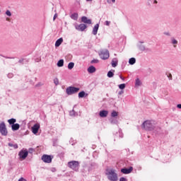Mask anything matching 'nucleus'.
Wrapping results in <instances>:
<instances>
[{
    "label": "nucleus",
    "instance_id": "obj_1",
    "mask_svg": "<svg viewBox=\"0 0 181 181\" xmlns=\"http://www.w3.org/2000/svg\"><path fill=\"white\" fill-rule=\"evenodd\" d=\"M142 127L146 131H153V129H155V121H153V120H146L142 124Z\"/></svg>",
    "mask_w": 181,
    "mask_h": 181
},
{
    "label": "nucleus",
    "instance_id": "obj_2",
    "mask_svg": "<svg viewBox=\"0 0 181 181\" xmlns=\"http://www.w3.org/2000/svg\"><path fill=\"white\" fill-rule=\"evenodd\" d=\"M106 176L108 180H110V181L118 180V175L117 174L115 170H108L106 173Z\"/></svg>",
    "mask_w": 181,
    "mask_h": 181
},
{
    "label": "nucleus",
    "instance_id": "obj_3",
    "mask_svg": "<svg viewBox=\"0 0 181 181\" xmlns=\"http://www.w3.org/2000/svg\"><path fill=\"white\" fill-rule=\"evenodd\" d=\"M68 166L72 170H74L75 172H78V169H80V163L76 160L69 161L68 163Z\"/></svg>",
    "mask_w": 181,
    "mask_h": 181
},
{
    "label": "nucleus",
    "instance_id": "obj_4",
    "mask_svg": "<svg viewBox=\"0 0 181 181\" xmlns=\"http://www.w3.org/2000/svg\"><path fill=\"white\" fill-rule=\"evenodd\" d=\"M78 91H80V88L74 86H69L66 89V93L68 95H73V94H76V93H78Z\"/></svg>",
    "mask_w": 181,
    "mask_h": 181
},
{
    "label": "nucleus",
    "instance_id": "obj_5",
    "mask_svg": "<svg viewBox=\"0 0 181 181\" xmlns=\"http://www.w3.org/2000/svg\"><path fill=\"white\" fill-rule=\"evenodd\" d=\"M99 56L102 60H107L110 58V52L108 49H102L99 52Z\"/></svg>",
    "mask_w": 181,
    "mask_h": 181
},
{
    "label": "nucleus",
    "instance_id": "obj_6",
    "mask_svg": "<svg viewBox=\"0 0 181 181\" xmlns=\"http://www.w3.org/2000/svg\"><path fill=\"white\" fill-rule=\"evenodd\" d=\"M0 134L3 136H6V135H8V129H6V124H5V122H0Z\"/></svg>",
    "mask_w": 181,
    "mask_h": 181
},
{
    "label": "nucleus",
    "instance_id": "obj_7",
    "mask_svg": "<svg viewBox=\"0 0 181 181\" xmlns=\"http://www.w3.org/2000/svg\"><path fill=\"white\" fill-rule=\"evenodd\" d=\"M29 155V152L28 151V149L23 148L19 153L18 156L21 160H25L26 158H28V156Z\"/></svg>",
    "mask_w": 181,
    "mask_h": 181
},
{
    "label": "nucleus",
    "instance_id": "obj_8",
    "mask_svg": "<svg viewBox=\"0 0 181 181\" xmlns=\"http://www.w3.org/2000/svg\"><path fill=\"white\" fill-rule=\"evenodd\" d=\"M75 29L79 32H84L87 29V25L86 24H75Z\"/></svg>",
    "mask_w": 181,
    "mask_h": 181
},
{
    "label": "nucleus",
    "instance_id": "obj_9",
    "mask_svg": "<svg viewBox=\"0 0 181 181\" xmlns=\"http://www.w3.org/2000/svg\"><path fill=\"white\" fill-rule=\"evenodd\" d=\"M52 159H53V157L49 155L45 154L42 156V160H43L45 163H52Z\"/></svg>",
    "mask_w": 181,
    "mask_h": 181
},
{
    "label": "nucleus",
    "instance_id": "obj_10",
    "mask_svg": "<svg viewBox=\"0 0 181 181\" xmlns=\"http://www.w3.org/2000/svg\"><path fill=\"white\" fill-rule=\"evenodd\" d=\"M40 128V124L39 123L35 124L34 127H32L33 134H34V135H36V134L39 132Z\"/></svg>",
    "mask_w": 181,
    "mask_h": 181
},
{
    "label": "nucleus",
    "instance_id": "obj_11",
    "mask_svg": "<svg viewBox=\"0 0 181 181\" xmlns=\"http://www.w3.org/2000/svg\"><path fill=\"white\" fill-rule=\"evenodd\" d=\"M133 168L132 167H129V168H122L121 169L122 173H124V175H129V173H131L132 172Z\"/></svg>",
    "mask_w": 181,
    "mask_h": 181
},
{
    "label": "nucleus",
    "instance_id": "obj_12",
    "mask_svg": "<svg viewBox=\"0 0 181 181\" xmlns=\"http://www.w3.org/2000/svg\"><path fill=\"white\" fill-rule=\"evenodd\" d=\"M81 22H83V23H86L87 25H91V19H89L86 16H83L81 18Z\"/></svg>",
    "mask_w": 181,
    "mask_h": 181
},
{
    "label": "nucleus",
    "instance_id": "obj_13",
    "mask_svg": "<svg viewBox=\"0 0 181 181\" xmlns=\"http://www.w3.org/2000/svg\"><path fill=\"white\" fill-rule=\"evenodd\" d=\"M178 43H179V41H177L176 38L173 37L170 38V44L173 45V47H177Z\"/></svg>",
    "mask_w": 181,
    "mask_h": 181
},
{
    "label": "nucleus",
    "instance_id": "obj_14",
    "mask_svg": "<svg viewBox=\"0 0 181 181\" xmlns=\"http://www.w3.org/2000/svg\"><path fill=\"white\" fill-rule=\"evenodd\" d=\"M99 28H100V24L98 23V24L95 25V26L93 28V31H92L93 35H97Z\"/></svg>",
    "mask_w": 181,
    "mask_h": 181
},
{
    "label": "nucleus",
    "instance_id": "obj_15",
    "mask_svg": "<svg viewBox=\"0 0 181 181\" xmlns=\"http://www.w3.org/2000/svg\"><path fill=\"white\" fill-rule=\"evenodd\" d=\"M96 70L97 69L95 68L94 66H90L87 69L88 73H89L90 74H93V73H95Z\"/></svg>",
    "mask_w": 181,
    "mask_h": 181
},
{
    "label": "nucleus",
    "instance_id": "obj_16",
    "mask_svg": "<svg viewBox=\"0 0 181 181\" xmlns=\"http://www.w3.org/2000/svg\"><path fill=\"white\" fill-rule=\"evenodd\" d=\"M99 115H100V117H101V118H105V117H107V115H108V111L102 110L100 112Z\"/></svg>",
    "mask_w": 181,
    "mask_h": 181
},
{
    "label": "nucleus",
    "instance_id": "obj_17",
    "mask_svg": "<svg viewBox=\"0 0 181 181\" xmlns=\"http://www.w3.org/2000/svg\"><path fill=\"white\" fill-rule=\"evenodd\" d=\"M112 66V67H117V66H118V59L117 58H113L112 59V62H111Z\"/></svg>",
    "mask_w": 181,
    "mask_h": 181
},
{
    "label": "nucleus",
    "instance_id": "obj_18",
    "mask_svg": "<svg viewBox=\"0 0 181 181\" xmlns=\"http://www.w3.org/2000/svg\"><path fill=\"white\" fill-rule=\"evenodd\" d=\"M19 128H21V125H19V124H18V123H16V124H13V125H11L12 131H18V129H19Z\"/></svg>",
    "mask_w": 181,
    "mask_h": 181
},
{
    "label": "nucleus",
    "instance_id": "obj_19",
    "mask_svg": "<svg viewBox=\"0 0 181 181\" xmlns=\"http://www.w3.org/2000/svg\"><path fill=\"white\" fill-rule=\"evenodd\" d=\"M63 43V38H59L55 42V47H59Z\"/></svg>",
    "mask_w": 181,
    "mask_h": 181
},
{
    "label": "nucleus",
    "instance_id": "obj_20",
    "mask_svg": "<svg viewBox=\"0 0 181 181\" xmlns=\"http://www.w3.org/2000/svg\"><path fill=\"white\" fill-rule=\"evenodd\" d=\"M71 18L74 20V21H77V19H78V13H74L71 15Z\"/></svg>",
    "mask_w": 181,
    "mask_h": 181
},
{
    "label": "nucleus",
    "instance_id": "obj_21",
    "mask_svg": "<svg viewBox=\"0 0 181 181\" xmlns=\"http://www.w3.org/2000/svg\"><path fill=\"white\" fill-rule=\"evenodd\" d=\"M141 86H142V82L137 78L135 82V87H141Z\"/></svg>",
    "mask_w": 181,
    "mask_h": 181
},
{
    "label": "nucleus",
    "instance_id": "obj_22",
    "mask_svg": "<svg viewBox=\"0 0 181 181\" xmlns=\"http://www.w3.org/2000/svg\"><path fill=\"white\" fill-rule=\"evenodd\" d=\"M57 66L58 67H63V66H64V60L60 59L59 61H58Z\"/></svg>",
    "mask_w": 181,
    "mask_h": 181
},
{
    "label": "nucleus",
    "instance_id": "obj_23",
    "mask_svg": "<svg viewBox=\"0 0 181 181\" xmlns=\"http://www.w3.org/2000/svg\"><path fill=\"white\" fill-rule=\"evenodd\" d=\"M135 63H136V59L135 58H130L129 59V64L131 65L135 64Z\"/></svg>",
    "mask_w": 181,
    "mask_h": 181
},
{
    "label": "nucleus",
    "instance_id": "obj_24",
    "mask_svg": "<svg viewBox=\"0 0 181 181\" xmlns=\"http://www.w3.org/2000/svg\"><path fill=\"white\" fill-rule=\"evenodd\" d=\"M115 71V70H113V71H109L107 72V77H109V78H111V77H114V72Z\"/></svg>",
    "mask_w": 181,
    "mask_h": 181
},
{
    "label": "nucleus",
    "instance_id": "obj_25",
    "mask_svg": "<svg viewBox=\"0 0 181 181\" xmlns=\"http://www.w3.org/2000/svg\"><path fill=\"white\" fill-rule=\"evenodd\" d=\"M8 124H10V125H13V124H15V122H16V119H10L8 120Z\"/></svg>",
    "mask_w": 181,
    "mask_h": 181
},
{
    "label": "nucleus",
    "instance_id": "obj_26",
    "mask_svg": "<svg viewBox=\"0 0 181 181\" xmlns=\"http://www.w3.org/2000/svg\"><path fill=\"white\" fill-rule=\"evenodd\" d=\"M86 95V92L81 91L78 93V98H83Z\"/></svg>",
    "mask_w": 181,
    "mask_h": 181
},
{
    "label": "nucleus",
    "instance_id": "obj_27",
    "mask_svg": "<svg viewBox=\"0 0 181 181\" xmlns=\"http://www.w3.org/2000/svg\"><path fill=\"white\" fill-rule=\"evenodd\" d=\"M74 67V62H70V63L68 64V69H69V70H71Z\"/></svg>",
    "mask_w": 181,
    "mask_h": 181
},
{
    "label": "nucleus",
    "instance_id": "obj_28",
    "mask_svg": "<svg viewBox=\"0 0 181 181\" xmlns=\"http://www.w3.org/2000/svg\"><path fill=\"white\" fill-rule=\"evenodd\" d=\"M112 117H118V112H117V111H113L111 114Z\"/></svg>",
    "mask_w": 181,
    "mask_h": 181
},
{
    "label": "nucleus",
    "instance_id": "obj_29",
    "mask_svg": "<svg viewBox=\"0 0 181 181\" xmlns=\"http://www.w3.org/2000/svg\"><path fill=\"white\" fill-rule=\"evenodd\" d=\"M119 88L120 90H124V88H125V83H122V84L119 85Z\"/></svg>",
    "mask_w": 181,
    "mask_h": 181
},
{
    "label": "nucleus",
    "instance_id": "obj_30",
    "mask_svg": "<svg viewBox=\"0 0 181 181\" xmlns=\"http://www.w3.org/2000/svg\"><path fill=\"white\" fill-rule=\"evenodd\" d=\"M8 145H9V146H12L14 149H18V144H9Z\"/></svg>",
    "mask_w": 181,
    "mask_h": 181
},
{
    "label": "nucleus",
    "instance_id": "obj_31",
    "mask_svg": "<svg viewBox=\"0 0 181 181\" xmlns=\"http://www.w3.org/2000/svg\"><path fill=\"white\" fill-rule=\"evenodd\" d=\"M6 15L7 16H12V13H11V11L7 10V11H6Z\"/></svg>",
    "mask_w": 181,
    "mask_h": 181
},
{
    "label": "nucleus",
    "instance_id": "obj_32",
    "mask_svg": "<svg viewBox=\"0 0 181 181\" xmlns=\"http://www.w3.org/2000/svg\"><path fill=\"white\" fill-rule=\"evenodd\" d=\"M139 49L140 50H141V52H144V50H145V46L141 45H139Z\"/></svg>",
    "mask_w": 181,
    "mask_h": 181
},
{
    "label": "nucleus",
    "instance_id": "obj_33",
    "mask_svg": "<svg viewBox=\"0 0 181 181\" xmlns=\"http://www.w3.org/2000/svg\"><path fill=\"white\" fill-rule=\"evenodd\" d=\"M54 83L55 84V86H58L59 84V79L57 78L54 79Z\"/></svg>",
    "mask_w": 181,
    "mask_h": 181
},
{
    "label": "nucleus",
    "instance_id": "obj_34",
    "mask_svg": "<svg viewBox=\"0 0 181 181\" xmlns=\"http://www.w3.org/2000/svg\"><path fill=\"white\" fill-rule=\"evenodd\" d=\"M70 115L71 117L73 116H75L76 115V112H74V110H71L70 112H69Z\"/></svg>",
    "mask_w": 181,
    "mask_h": 181
},
{
    "label": "nucleus",
    "instance_id": "obj_35",
    "mask_svg": "<svg viewBox=\"0 0 181 181\" xmlns=\"http://www.w3.org/2000/svg\"><path fill=\"white\" fill-rule=\"evenodd\" d=\"M107 4H115V0H107Z\"/></svg>",
    "mask_w": 181,
    "mask_h": 181
},
{
    "label": "nucleus",
    "instance_id": "obj_36",
    "mask_svg": "<svg viewBox=\"0 0 181 181\" xmlns=\"http://www.w3.org/2000/svg\"><path fill=\"white\" fill-rule=\"evenodd\" d=\"M18 181H28V180H26V178L21 177L18 179Z\"/></svg>",
    "mask_w": 181,
    "mask_h": 181
},
{
    "label": "nucleus",
    "instance_id": "obj_37",
    "mask_svg": "<svg viewBox=\"0 0 181 181\" xmlns=\"http://www.w3.org/2000/svg\"><path fill=\"white\" fill-rule=\"evenodd\" d=\"M110 24H111V21H106L105 22V25H106V26H110Z\"/></svg>",
    "mask_w": 181,
    "mask_h": 181
},
{
    "label": "nucleus",
    "instance_id": "obj_38",
    "mask_svg": "<svg viewBox=\"0 0 181 181\" xmlns=\"http://www.w3.org/2000/svg\"><path fill=\"white\" fill-rule=\"evenodd\" d=\"M119 181H128V180H127V178L122 177H120Z\"/></svg>",
    "mask_w": 181,
    "mask_h": 181
},
{
    "label": "nucleus",
    "instance_id": "obj_39",
    "mask_svg": "<svg viewBox=\"0 0 181 181\" xmlns=\"http://www.w3.org/2000/svg\"><path fill=\"white\" fill-rule=\"evenodd\" d=\"M98 62H99L98 59H93V60L91 61L92 64L98 63Z\"/></svg>",
    "mask_w": 181,
    "mask_h": 181
},
{
    "label": "nucleus",
    "instance_id": "obj_40",
    "mask_svg": "<svg viewBox=\"0 0 181 181\" xmlns=\"http://www.w3.org/2000/svg\"><path fill=\"white\" fill-rule=\"evenodd\" d=\"M177 108H179L180 110H181V104L177 105Z\"/></svg>",
    "mask_w": 181,
    "mask_h": 181
},
{
    "label": "nucleus",
    "instance_id": "obj_41",
    "mask_svg": "<svg viewBox=\"0 0 181 181\" xmlns=\"http://www.w3.org/2000/svg\"><path fill=\"white\" fill-rule=\"evenodd\" d=\"M56 18H57V14H55L53 18V21H56Z\"/></svg>",
    "mask_w": 181,
    "mask_h": 181
},
{
    "label": "nucleus",
    "instance_id": "obj_42",
    "mask_svg": "<svg viewBox=\"0 0 181 181\" xmlns=\"http://www.w3.org/2000/svg\"><path fill=\"white\" fill-rule=\"evenodd\" d=\"M164 35H166V36H170V33H164Z\"/></svg>",
    "mask_w": 181,
    "mask_h": 181
},
{
    "label": "nucleus",
    "instance_id": "obj_43",
    "mask_svg": "<svg viewBox=\"0 0 181 181\" xmlns=\"http://www.w3.org/2000/svg\"><path fill=\"white\" fill-rule=\"evenodd\" d=\"M122 94H124V90H121L119 92V95H121Z\"/></svg>",
    "mask_w": 181,
    "mask_h": 181
},
{
    "label": "nucleus",
    "instance_id": "obj_44",
    "mask_svg": "<svg viewBox=\"0 0 181 181\" xmlns=\"http://www.w3.org/2000/svg\"><path fill=\"white\" fill-rule=\"evenodd\" d=\"M119 136H120V138H124V134L120 133Z\"/></svg>",
    "mask_w": 181,
    "mask_h": 181
},
{
    "label": "nucleus",
    "instance_id": "obj_45",
    "mask_svg": "<svg viewBox=\"0 0 181 181\" xmlns=\"http://www.w3.org/2000/svg\"><path fill=\"white\" fill-rule=\"evenodd\" d=\"M119 78H121V80H122L123 81L125 80L124 78V77H122V76H119Z\"/></svg>",
    "mask_w": 181,
    "mask_h": 181
},
{
    "label": "nucleus",
    "instance_id": "obj_46",
    "mask_svg": "<svg viewBox=\"0 0 181 181\" xmlns=\"http://www.w3.org/2000/svg\"><path fill=\"white\" fill-rule=\"evenodd\" d=\"M153 4H158V1L155 0V1H153Z\"/></svg>",
    "mask_w": 181,
    "mask_h": 181
},
{
    "label": "nucleus",
    "instance_id": "obj_47",
    "mask_svg": "<svg viewBox=\"0 0 181 181\" xmlns=\"http://www.w3.org/2000/svg\"><path fill=\"white\" fill-rule=\"evenodd\" d=\"M93 0H86V2H91Z\"/></svg>",
    "mask_w": 181,
    "mask_h": 181
},
{
    "label": "nucleus",
    "instance_id": "obj_48",
    "mask_svg": "<svg viewBox=\"0 0 181 181\" xmlns=\"http://www.w3.org/2000/svg\"><path fill=\"white\" fill-rule=\"evenodd\" d=\"M52 172H56V169L52 168Z\"/></svg>",
    "mask_w": 181,
    "mask_h": 181
},
{
    "label": "nucleus",
    "instance_id": "obj_49",
    "mask_svg": "<svg viewBox=\"0 0 181 181\" xmlns=\"http://www.w3.org/2000/svg\"><path fill=\"white\" fill-rule=\"evenodd\" d=\"M9 77H12V74H8Z\"/></svg>",
    "mask_w": 181,
    "mask_h": 181
},
{
    "label": "nucleus",
    "instance_id": "obj_50",
    "mask_svg": "<svg viewBox=\"0 0 181 181\" xmlns=\"http://www.w3.org/2000/svg\"><path fill=\"white\" fill-rule=\"evenodd\" d=\"M6 21H9V18H6Z\"/></svg>",
    "mask_w": 181,
    "mask_h": 181
}]
</instances>
